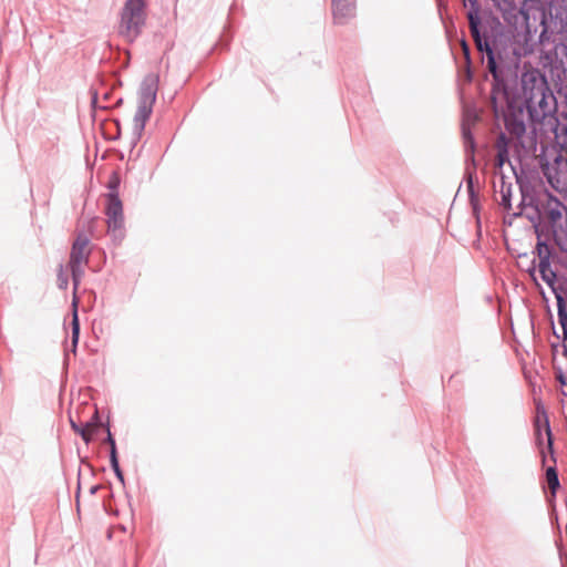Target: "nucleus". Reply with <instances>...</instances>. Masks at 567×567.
<instances>
[{"mask_svg": "<svg viewBox=\"0 0 567 567\" xmlns=\"http://www.w3.org/2000/svg\"><path fill=\"white\" fill-rule=\"evenodd\" d=\"M557 528H559V526L557 525ZM559 530V536L558 538L555 540V544L558 548V554H559V559H560V564H561V567H567V555L563 548V536H561V533H560V529Z\"/></svg>", "mask_w": 567, "mask_h": 567, "instance_id": "obj_21", "label": "nucleus"}, {"mask_svg": "<svg viewBox=\"0 0 567 567\" xmlns=\"http://www.w3.org/2000/svg\"><path fill=\"white\" fill-rule=\"evenodd\" d=\"M465 2H468L470 3V10L467 12V18L470 17V13L472 12L473 8H476V11H477V16H478V19L481 21V23L488 28V30H491L489 32H492V39H496L497 40V44L501 45L503 42H506L504 40V38H506L502 32H498V29L501 28L499 24L493 27L492 24H489L488 22H483L482 19H481V16H480V11H481V6H480V2L478 0H464Z\"/></svg>", "mask_w": 567, "mask_h": 567, "instance_id": "obj_14", "label": "nucleus"}, {"mask_svg": "<svg viewBox=\"0 0 567 567\" xmlns=\"http://www.w3.org/2000/svg\"><path fill=\"white\" fill-rule=\"evenodd\" d=\"M145 0H126L121 10L118 33L126 41L134 42L146 22Z\"/></svg>", "mask_w": 567, "mask_h": 567, "instance_id": "obj_5", "label": "nucleus"}, {"mask_svg": "<svg viewBox=\"0 0 567 567\" xmlns=\"http://www.w3.org/2000/svg\"><path fill=\"white\" fill-rule=\"evenodd\" d=\"M550 522L551 524L555 522L556 524H558V516L557 514L555 513V511L553 509L551 513H550Z\"/></svg>", "mask_w": 567, "mask_h": 567, "instance_id": "obj_26", "label": "nucleus"}, {"mask_svg": "<svg viewBox=\"0 0 567 567\" xmlns=\"http://www.w3.org/2000/svg\"><path fill=\"white\" fill-rule=\"evenodd\" d=\"M461 45H462V51H463L465 61H466L467 65H470L471 64V51H470L468 43L466 42L465 39L461 40Z\"/></svg>", "mask_w": 567, "mask_h": 567, "instance_id": "obj_23", "label": "nucleus"}, {"mask_svg": "<svg viewBox=\"0 0 567 567\" xmlns=\"http://www.w3.org/2000/svg\"><path fill=\"white\" fill-rule=\"evenodd\" d=\"M71 425H72V429L79 433L81 435V437L86 442L89 443L91 441V432H90V427L93 426L92 423L90 422H86L84 425L82 426H79L76 423H74L72 420H71Z\"/></svg>", "mask_w": 567, "mask_h": 567, "instance_id": "obj_17", "label": "nucleus"}, {"mask_svg": "<svg viewBox=\"0 0 567 567\" xmlns=\"http://www.w3.org/2000/svg\"><path fill=\"white\" fill-rule=\"evenodd\" d=\"M520 190L519 206L533 210L527 218L533 223L537 236L535 250L539 259L538 270L557 301L560 333L557 332L548 309L554 337V340H550L551 360L555 378L561 385V394L567 396L564 390L567 385V374L564 371V361L567 360V277L559 269L564 265V258L557 251L567 254V226L558 225L563 218L561 212L567 214V206L548 190L537 196H527L523 187Z\"/></svg>", "mask_w": 567, "mask_h": 567, "instance_id": "obj_2", "label": "nucleus"}, {"mask_svg": "<svg viewBox=\"0 0 567 567\" xmlns=\"http://www.w3.org/2000/svg\"><path fill=\"white\" fill-rule=\"evenodd\" d=\"M558 93L560 96H563L565 99V102L567 103V86H564L561 83L558 89Z\"/></svg>", "mask_w": 567, "mask_h": 567, "instance_id": "obj_25", "label": "nucleus"}, {"mask_svg": "<svg viewBox=\"0 0 567 567\" xmlns=\"http://www.w3.org/2000/svg\"><path fill=\"white\" fill-rule=\"evenodd\" d=\"M105 443H107L110 445V458L113 457V454L115 456H118L117 455V449H116V442H115V439L110 430V425L107 424L106 425V437L104 440Z\"/></svg>", "mask_w": 567, "mask_h": 567, "instance_id": "obj_20", "label": "nucleus"}, {"mask_svg": "<svg viewBox=\"0 0 567 567\" xmlns=\"http://www.w3.org/2000/svg\"><path fill=\"white\" fill-rule=\"evenodd\" d=\"M69 266H70V270H71L73 286H74V289H76L78 286L80 285L81 278L84 275V268H83L82 264H69Z\"/></svg>", "mask_w": 567, "mask_h": 567, "instance_id": "obj_16", "label": "nucleus"}, {"mask_svg": "<svg viewBox=\"0 0 567 567\" xmlns=\"http://www.w3.org/2000/svg\"><path fill=\"white\" fill-rule=\"evenodd\" d=\"M120 186V178L116 174H113V176L110 178L107 187L110 192H117Z\"/></svg>", "mask_w": 567, "mask_h": 567, "instance_id": "obj_24", "label": "nucleus"}, {"mask_svg": "<svg viewBox=\"0 0 567 567\" xmlns=\"http://www.w3.org/2000/svg\"><path fill=\"white\" fill-rule=\"evenodd\" d=\"M105 215L107 217L109 234L116 243H121L125 236L123 204L118 192L106 194Z\"/></svg>", "mask_w": 567, "mask_h": 567, "instance_id": "obj_6", "label": "nucleus"}, {"mask_svg": "<svg viewBox=\"0 0 567 567\" xmlns=\"http://www.w3.org/2000/svg\"><path fill=\"white\" fill-rule=\"evenodd\" d=\"M536 413L534 416L535 443L539 451L542 463L546 466V483L555 497L560 486L558 473L556 470V458L553 450V433L549 425V419L544 404L539 400H535Z\"/></svg>", "mask_w": 567, "mask_h": 567, "instance_id": "obj_4", "label": "nucleus"}, {"mask_svg": "<svg viewBox=\"0 0 567 567\" xmlns=\"http://www.w3.org/2000/svg\"><path fill=\"white\" fill-rule=\"evenodd\" d=\"M92 104H93V105H95V104H96V94H94V95H93Z\"/></svg>", "mask_w": 567, "mask_h": 567, "instance_id": "obj_29", "label": "nucleus"}, {"mask_svg": "<svg viewBox=\"0 0 567 567\" xmlns=\"http://www.w3.org/2000/svg\"><path fill=\"white\" fill-rule=\"evenodd\" d=\"M468 28L477 51L483 58L486 56V68L494 80L492 100L495 110L499 95L506 102L503 118L507 133L523 148L534 145V138H530L529 145L524 141L527 116L533 133L539 130L544 134H553L559 151L556 147H544L539 155V165L548 184L566 199L567 158L564 156L567 155V111L563 107L558 112L556 96L537 69L522 74L519 93L514 92L505 81V69L517 66L522 56L533 52V44L524 37V44L515 40L501 49L497 40L492 39L491 30L481 23L476 8L470 13Z\"/></svg>", "mask_w": 567, "mask_h": 567, "instance_id": "obj_1", "label": "nucleus"}, {"mask_svg": "<svg viewBox=\"0 0 567 567\" xmlns=\"http://www.w3.org/2000/svg\"><path fill=\"white\" fill-rule=\"evenodd\" d=\"M56 282H58V287L63 290L66 289L69 286V277L64 272L62 265H60V268H59Z\"/></svg>", "mask_w": 567, "mask_h": 567, "instance_id": "obj_22", "label": "nucleus"}, {"mask_svg": "<svg viewBox=\"0 0 567 567\" xmlns=\"http://www.w3.org/2000/svg\"><path fill=\"white\" fill-rule=\"evenodd\" d=\"M332 16L334 23H348L355 16V0H332Z\"/></svg>", "mask_w": 567, "mask_h": 567, "instance_id": "obj_9", "label": "nucleus"}, {"mask_svg": "<svg viewBox=\"0 0 567 567\" xmlns=\"http://www.w3.org/2000/svg\"><path fill=\"white\" fill-rule=\"evenodd\" d=\"M159 75L148 73L144 76L138 90V103L153 106L156 102Z\"/></svg>", "mask_w": 567, "mask_h": 567, "instance_id": "obj_7", "label": "nucleus"}, {"mask_svg": "<svg viewBox=\"0 0 567 567\" xmlns=\"http://www.w3.org/2000/svg\"><path fill=\"white\" fill-rule=\"evenodd\" d=\"M465 182L467 186V194H468V200L471 204V207L473 209V214L476 216L477 221H480V199L478 194L475 190L474 187V173L471 171L465 172Z\"/></svg>", "mask_w": 567, "mask_h": 567, "instance_id": "obj_13", "label": "nucleus"}, {"mask_svg": "<svg viewBox=\"0 0 567 567\" xmlns=\"http://www.w3.org/2000/svg\"><path fill=\"white\" fill-rule=\"evenodd\" d=\"M80 337V323L76 311L73 315L72 320V343H73V351H75L76 344L79 342Z\"/></svg>", "mask_w": 567, "mask_h": 567, "instance_id": "obj_19", "label": "nucleus"}, {"mask_svg": "<svg viewBox=\"0 0 567 567\" xmlns=\"http://www.w3.org/2000/svg\"><path fill=\"white\" fill-rule=\"evenodd\" d=\"M501 203L499 205L503 206L505 210L512 209V195H513V184L509 182H506L505 175L501 174Z\"/></svg>", "mask_w": 567, "mask_h": 567, "instance_id": "obj_15", "label": "nucleus"}, {"mask_svg": "<svg viewBox=\"0 0 567 567\" xmlns=\"http://www.w3.org/2000/svg\"><path fill=\"white\" fill-rule=\"evenodd\" d=\"M535 269H536V265H535V259L532 260V265L530 267L528 268V271L532 276H534L535 274Z\"/></svg>", "mask_w": 567, "mask_h": 567, "instance_id": "obj_27", "label": "nucleus"}, {"mask_svg": "<svg viewBox=\"0 0 567 567\" xmlns=\"http://www.w3.org/2000/svg\"><path fill=\"white\" fill-rule=\"evenodd\" d=\"M476 121V117L470 118L468 116L464 117L462 121V137H463V144L464 150L466 153V157L471 158L474 162V153L476 148L475 140L472 133V125H474V122Z\"/></svg>", "mask_w": 567, "mask_h": 567, "instance_id": "obj_11", "label": "nucleus"}, {"mask_svg": "<svg viewBox=\"0 0 567 567\" xmlns=\"http://www.w3.org/2000/svg\"><path fill=\"white\" fill-rule=\"evenodd\" d=\"M99 487H100L99 485H94V486H92V487L90 488V493H91V494H95V493L97 492Z\"/></svg>", "mask_w": 567, "mask_h": 567, "instance_id": "obj_28", "label": "nucleus"}, {"mask_svg": "<svg viewBox=\"0 0 567 567\" xmlns=\"http://www.w3.org/2000/svg\"><path fill=\"white\" fill-rule=\"evenodd\" d=\"M509 143L511 138L505 133H501L496 141L497 156L496 166L502 168L505 163H509Z\"/></svg>", "mask_w": 567, "mask_h": 567, "instance_id": "obj_12", "label": "nucleus"}, {"mask_svg": "<svg viewBox=\"0 0 567 567\" xmlns=\"http://www.w3.org/2000/svg\"><path fill=\"white\" fill-rule=\"evenodd\" d=\"M110 464H111V467H112L116 478L120 481V483L122 485H124L125 484V478H124V474H123V472H122V470L120 467L118 456H115L113 454V457L110 458Z\"/></svg>", "mask_w": 567, "mask_h": 567, "instance_id": "obj_18", "label": "nucleus"}, {"mask_svg": "<svg viewBox=\"0 0 567 567\" xmlns=\"http://www.w3.org/2000/svg\"><path fill=\"white\" fill-rule=\"evenodd\" d=\"M90 237L84 231H79L73 241L69 264H87L90 257Z\"/></svg>", "mask_w": 567, "mask_h": 567, "instance_id": "obj_8", "label": "nucleus"}, {"mask_svg": "<svg viewBox=\"0 0 567 567\" xmlns=\"http://www.w3.org/2000/svg\"><path fill=\"white\" fill-rule=\"evenodd\" d=\"M540 54L545 64L567 79V0H549L540 11Z\"/></svg>", "mask_w": 567, "mask_h": 567, "instance_id": "obj_3", "label": "nucleus"}, {"mask_svg": "<svg viewBox=\"0 0 567 567\" xmlns=\"http://www.w3.org/2000/svg\"><path fill=\"white\" fill-rule=\"evenodd\" d=\"M153 112V106L140 104L137 105L136 113L133 118V141L132 144L135 146L137 142L141 140L142 134L145 128V124L151 117Z\"/></svg>", "mask_w": 567, "mask_h": 567, "instance_id": "obj_10", "label": "nucleus"}]
</instances>
